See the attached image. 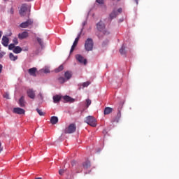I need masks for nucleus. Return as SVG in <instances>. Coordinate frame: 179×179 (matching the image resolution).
<instances>
[{
  "label": "nucleus",
  "instance_id": "nucleus-6",
  "mask_svg": "<svg viewBox=\"0 0 179 179\" xmlns=\"http://www.w3.org/2000/svg\"><path fill=\"white\" fill-rule=\"evenodd\" d=\"M76 59L80 62V64H83L84 65H86L87 64V60L83 57L81 55H76Z\"/></svg>",
  "mask_w": 179,
  "mask_h": 179
},
{
  "label": "nucleus",
  "instance_id": "nucleus-7",
  "mask_svg": "<svg viewBox=\"0 0 179 179\" xmlns=\"http://www.w3.org/2000/svg\"><path fill=\"white\" fill-rule=\"evenodd\" d=\"M28 8L27 4H22L20 10V15L21 16H26V13H27Z\"/></svg>",
  "mask_w": 179,
  "mask_h": 179
},
{
  "label": "nucleus",
  "instance_id": "nucleus-35",
  "mask_svg": "<svg viewBox=\"0 0 179 179\" xmlns=\"http://www.w3.org/2000/svg\"><path fill=\"white\" fill-rule=\"evenodd\" d=\"M3 97L4 99H7L8 100H9V94L8 92H6L4 94H3Z\"/></svg>",
  "mask_w": 179,
  "mask_h": 179
},
{
  "label": "nucleus",
  "instance_id": "nucleus-33",
  "mask_svg": "<svg viewBox=\"0 0 179 179\" xmlns=\"http://www.w3.org/2000/svg\"><path fill=\"white\" fill-rule=\"evenodd\" d=\"M38 97L40 100H43L44 96H43V93L40 92L38 95Z\"/></svg>",
  "mask_w": 179,
  "mask_h": 179
},
{
  "label": "nucleus",
  "instance_id": "nucleus-31",
  "mask_svg": "<svg viewBox=\"0 0 179 179\" xmlns=\"http://www.w3.org/2000/svg\"><path fill=\"white\" fill-rule=\"evenodd\" d=\"M89 85H90V82L87 81L85 83H83L82 86H83V87H87V86H89Z\"/></svg>",
  "mask_w": 179,
  "mask_h": 179
},
{
  "label": "nucleus",
  "instance_id": "nucleus-1",
  "mask_svg": "<svg viewBox=\"0 0 179 179\" xmlns=\"http://www.w3.org/2000/svg\"><path fill=\"white\" fill-rule=\"evenodd\" d=\"M96 29L99 31L102 32L104 35L108 36V34H110V31L106 29V24H104V22L102 21H100L96 24Z\"/></svg>",
  "mask_w": 179,
  "mask_h": 179
},
{
  "label": "nucleus",
  "instance_id": "nucleus-48",
  "mask_svg": "<svg viewBox=\"0 0 179 179\" xmlns=\"http://www.w3.org/2000/svg\"><path fill=\"white\" fill-rule=\"evenodd\" d=\"M136 3L138 4V0H136Z\"/></svg>",
  "mask_w": 179,
  "mask_h": 179
},
{
  "label": "nucleus",
  "instance_id": "nucleus-9",
  "mask_svg": "<svg viewBox=\"0 0 179 179\" xmlns=\"http://www.w3.org/2000/svg\"><path fill=\"white\" fill-rule=\"evenodd\" d=\"M27 94L29 99H34L36 97V92L33 90V89H29L27 91Z\"/></svg>",
  "mask_w": 179,
  "mask_h": 179
},
{
  "label": "nucleus",
  "instance_id": "nucleus-38",
  "mask_svg": "<svg viewBox=\"0 0 179 179\" xmlns=\"http://www.w3.org/2000/svg\"><path fill=\"white\" fill-rule=\"evenodd\" d=\"M64 173H65V171L62 170V169H60L59 171V176H62L64 174Z\"/></svg>",
  "mask_w": 179,
  "mask_h": 179
},
{
  "label": "nucleus",
  "instance_id": "nucleus-45",
  "mask_svg": "<svg viewBox=\"0 0 179 179\" xmlns=\"http://www.w3.org/2000/svg\"><path fill=\"white\" fill-rule=\"evenodd\" d=\"M2 37V31H0V38Z\"/></svg>",
  "mask_w": 179,
  "mask_h": 179
},
{
  "label": "nucleus",
  "instance_id": "nucleus-4",
  "mask_svg": "<svg viewBox=\"0 0 179 179\" xmlns=\"http://www.w3.org/2000/svg\"><path fill=\"white\" fill-rule=\"evenodd\" d=\"M76 131V124H71L67 128L65 129V134H73Z\"/></svg>",
  "mask_w": 179,
  "mask_h": 179
},
{
  "label": "nucleus",
  "instance_id": "nucleus-12",
  "mask_svg": "<svg viewBox=\"0 0 179 179\" xmlns=\"http://www.w3.org/2000/svg\"><path fill=\"white\" fill-rule=\"evenodd\" d=\"M1 44L4 46V47H8V45H9V38L3 36L2 38V42Z\"/></svg>",
  "mask_w": 179,
  "mask_h": 179
},
{
  "label": "nucleus",
  "instance_id": "nucleus-34",
  "mask_svg": "<svg viewBox=\"0 0 179 179\" xmlns=\"http://www.w3.org/2000/svg\"><path fill=\"white\" fill-rule=\"evenodd\" d=\"M13 42L14 43L13 44L17 45L19 44V41H17V38H14L13 40Z\"/></svg>",
  "mask_w": 179,
  "mask_h": 179
},
{
  "label": "nucleus",
  "instance_id": "nucleus-26",
  "mask_svg": "<svg viewBox=\"0 0 179 179\" xmlns=\"http://www.w3.org/2000/svg\"><path fill=\"white\" fill-rule=\"evenodd\" d=\"M117 15H118L117 13V11L113 10L110 14V19H115V17H117Z\"/></svg>",
  "mask_w": 179,
  "mask_h": 179
},
{
  "label": "nucleus",
  "instance_id": "nucleus-3",
  "mask_svg": "<svg viewBox=\"0 0 179 179\" xmlns=\"http://www.w3.org/2000/svg\"><path fill=\"white\" fill-rule=\"evenodd\" d=\"M85 122L86 124H88V125H90V127H96L97 125V123H96V118L93 116H87L85 118Z\"/></svg>",
  "mask_w": 179,
  "mask_h": 179
},
{
  "label": "nucleus",
  "instance_id": "nucleus-8",
  "mask_svg": "<svg viewBox=\"0 0 179 179\" xmlns=\"http://www.w3.org/2000/svg\"><path fill=\"white\" fill-rule=\"evenodd\" d=\"M13 113H14V114H18L19 115H22V114H24L26 111L22 108H14Z\"/></svg>",
  "mask_w": 179,
  "mask_h": 179
},
{
  "label": "nucleus",
  "instance_id": "nucleus-27",
  "mask_svg": "<svg viewBox=\"0 0 179 179\" xmlns=\"http://www.w3.org/2000/svg\"><path fill=\"white\" fill-rule=\"evenodd\" d=\"M57 80H58L59 83H62V84L65 83V82H66V80L64 77H59L57 78Z\"/></svg>",
  "mask_w": 179,
  "mask_h": 179
},
{
  "label": "nucleus",
  "instance_id": "nucleus-13",
  "mask_svg": "<svg viewBox=\"0 0 179 179\" xmlns=\"http://www.w3.org/2000/svg\"><path fill=\"white\" fill-rule=\"evenodd\" d=\"M78 43H79V39H78V38H76L72 46H71V48L70 50V54H72V52H73V51H75V48H76V45H78Z\"/></svg>",
  "mask_w": 179,
  "mask_h": 179
},
{
  "label": "nucleus",
  "instance_id": "nucleus-25",
  "mask_svg": "<svg viewBox=\"0 0 179 179\" xmlns=\"http://www.w3.org/2000/svg\"><path fill=\"white\" fill-rule=\"evenodd\" d=\"M9 58H10V61H16V59H17V56H15V55H13V53H10Z\"/></svg>",
  "mask_w": 179,
  "mask_h": 179
},
{
  "label": "nucleus",
  "instance_id": "nucleus-16",
  "mask_svg": "<svg viewBox=\"0 0 179 179\" xmlns=\"http://www.w3.org/2000/svg\"><path fill=\"white\" fill-rule=\"evenodd\" d=\"M64 101H66V103H73L75 101V99H72L69 96H63Z\"/></svg>",
  "mask_w": 179,
  "mask_h": 179
},
{
  "label": "nucleus",
  "instance_id": "nucleus-43",
  "mask_svg": "<svg viewBox=\"0 0 179 179\" xmlns=\"http://www.w3.org/2000/svg\"><path fill=\"white\" fill-rule=\"evenodd\" d=\"M117 12L119 13H121L122 12V8H118V10H117Z\"/></svg>",
  "mask_w": 179,
  "mask_h": 179
},
{
  "label": "nucleus",
  "instance_id": "nucleus-14",
  "mask_svg": "<svg viewBox=\"0 0 179 179\" xmlns=\"http://www.w3.org/2000/svg\"><path fill=\"white\" fill-rule=\"evenodd\" d=\"M18 104L20 107H25L26 106V101H24V96H21L19 99Z\"/></svg>",
  "mask_w": 179,
  "mask_h": 179
},
{
  "label": "nucleus",
  "instance_id": "nucleus-47",
  "mask_svg": "<svg viewBox=\"0 0 179 179\" xmlns=\"http://www.w3.org/2000/svg\"><path fill=\"white\" fill-rule=\"evenodd\" d=\"M27 1H28V2H30V1H32V0H27Z\"/></svg>",
  "mask_w": 179,
  "mask_h": 179
},
{
  "label": "nucleus",
  "instance_id": "nucleus-10",
  "mask_svg": "<svg viewBox=\"0 0 179 179\" xmlns=\"http://www.w3.org/2000/svg\"><path fill=\"white\" fill-rule=\"evenodd\" d=\"M27 37H29V33L27 31H23L22 33H20L18 34V38L20 40L27 38Z\"/></svg>",
  "mask_w": 179,
  "mask_h": 179
},
{
  "label": "nucleus",
  "instance_id": "nucleus-42",
  "mask_svg": "<svg viewBox=\"0 0 179 179\" xmlns=\"http://www.w3.org/2000/svg\"><path fill=\"white\" fill-rule=\"evenodd\" d=\"M3 68V66H2V64H0V73H2V69Z\"/></svg>",
  "mask_w": 179,
  "mask_h": 179
},
{
  "label": "nucleus",
  "instance_id": "nucleus-37",
  "mask_svg": "<svg viewBox=\"0 0 179 179\" xmlns=\"http://www.w3.org/2000/svg\"><path fill=\"white\" fill-rule=\"evenodd\" d=\"M44 73H50V69H45L43 70Z\"/></svg>",
  "mask_w": 179,
  "mask_h": 179
},
{
  "label": "nucleus",
  "instance_id": "nucleus-40",
  "mask_svg": "<svg viewBox=\"0 0 179 179\" xmlns=\"http://www.w3.org/2000/svg\"><path fill=\"white\" fill-rule=\"evenodd\" d=\"M3 150V147H2V143L0 141V153Z\"/></svg>",
  "mask_w": 179,
  "mask_h": 179
},
{
  "label": "nucleus",
  "instance_id": "nucleus-20",
  "mask_svg": "<svg viewBox=\"0 0 179 179\" xmlns=\"http://www.w3.org/2000/svg\"><path fill=\"white\" fill-rule=\"evenodd\" d=\"M50 122L52 124V125H55L58 122V117L57 116H52L50 118Z\"/></svg>",
  "mask_w": 179,
  "mask_h": 179
},
{
  "label": "nucleus",
  "instance_id": "nucleus-44",
  "mask_svg": "<svg viewBox=\"0 0 179 179\" xmlns=\"http://www.w3.org/2000/svg\"><path fill=\"white\" fill-rule=\"evenodd\" d=\"M76 162H75V161H73L72 162H71V164H72V166H75V164H76Z\"/></svg>",
  "mask_w": 179,
  "mask_h": 179
},
{
  "label": "nucleus",
  "instance_id": "nucleus-32",
  "mask_svg": "<svg viewBox=\"0 0 179 179\" xmlns=\"http://www.w3.org/2000/svg\"><path fill=\"white\" fill-rule=\"evenodd\" d=\"M86 103H87V107H89V106H90V104H92V100L87 99H86Z\"/></svg>",
  "mask_w": 179,
  "mask_h": 179
},
{
  "label": "nucleus",
  "instance_id": "nucleus-50",
  "mask_svg": "<svg viewBox=\"0 0 179 179\" xmlns=\"http://www.w3.org/2000/svg\"><path fill=\"white\" fill-rule=\"evenodd\" d=\"M4 1H8V0H4Z\"/></svg>",
  "mask_w": 179,
  "mask_h": 179
},
{
  "label": "nucleus",
  "instance_id": "nucleus-15",
  "mask_svg": "<svg viewBox=\"0 0 179 179\" xmlns=\"http://www.w3.org/2000/svg\"><path fill=\"white\" fill-rule=\"evenodd\" d=\"M113 111H114V109H113V108L106 107L103 111V114L104 115H108V114H111Z\"/></svg>",
  "mask_w": 179,
  "mask_h": 179
},
{
  "label": "nucleus",
  "instance_id": "nucleus-28",
  "mask_svg": "<svg viewBox=\"0 0 179 179\" xmlns=\"http://www.w3.org/2000/svg\"><path fill=\"white\" fill-rule=\"evenodd\" d=\"M61 71H64V65H60L57 69L55 70L57 73H58V72H61Z\"/></svg>",
  "mask_w": 179,
  "mask_h": 179
},
{
  "label": "nucleus",
  "instance_id": "nucleus-41",
  "mask_svg": "<svg viewBox=\"0 0 179 179\" xmlns=\"http://www.w3.org/2000/svg\"><path fill=\"white\" fill-rule=\"evenodd\" d=\"M81 34H82V32H80L76 38H78L79 40L80 38Z\"/></svg>",
  "mask_w": 179,
  "mask_h": 179
},
{
  "label": "nucleus",
  "instance_id": "nucleus-29",
  "mask_svg": "<svg viewBox=\"0 0 179 179\" xmlns=\"http://www.w3.org/2000/svg\"><path fill=\"white\" fill-rule=\"evenodd\" d=\"M15 46L14 43H10L8 45V50H10V51H12V50H15Z\"/></svg>",
  "mask_w": 179,
  "mask_h": 179
},
{
  "label": "nucleus",
  "instance_id": "nucleus-49",
  "mask_svg": "<svg viewBox=\"0 0 179 179\" xmlns=\"http://www.w3.org/2000/svg\"><path fill=\"white\" fill-rule=\"evenodd\" d=\"M118 1H121V0H117Z\"/></svg>",
  "mask_w": 179,
  "mask_h": 179
},
{
  "label": "nucleus",
  "instance_id": "nucleus-2",
  "mask_svg": "<svg viewBox=\"0 0 179 179\" xmlns=\"http://www.w3.org/2000/svg\"><path fill=\"white\" fill-rule=\"evenodd\" d=\"M94 43H93V39L88 38L85 43V50L86 51H93V47Z\"/></svg>",
  "mask_w": 179,
  "mask_h": 179
},
{
  "label": "nucleus",
  "instance_id": "nucleus-39",
  "mask_svg": "<svg viewBox=\"0 0 179 179\" xmlns=\"http://www.w3.org/2000/svg\"><path fill=\"white\" fill-rule=\"evenodd\" d=\"M6 54L5 52H0V58H3V56Z\"/></svg>",
  "mask_w": 179,
  "mask_h": 179
},
{
  "label": "nucleus",
  "instance_id": "nucleus-36",
  "mask_svg": "<svg viewBox=\"0 0 179 179\" xmlns=\"http://www.w3.org/2000/svg\"><path fill=\"white\" fill-rule=\"evenodd\" d=\"M97 3H99L100 5L104 4V0H96Z\"/></svg>",
  "mask_w": 179,
  "mask_h": 179
},
{
  "label": "nucleus",
  "instance_id": "nucleus-46",
  "mask_svg": "<svg viewBox=\"0 0 179 179\" xmlns=\"http://www.w3.org/2000/svg\"><path fill=\"white\" fill-rule=\"evenodd\" d=\"M82 171V170H80V171H77V173H80Z\"/></svg>",
  "mask_w": 179,
  "mask_h": 179
},
{
  "label": "nucleus",
  "instance_id": "nucleus-19",
  "mask_svg": "<svg viewBox=\"0 0 179 179\" xmlns=\"http://www.w3.org/2000/svg\"><path fill=\"white\" fill-rule=\"evenodd\" d=\"M117 114L116 115V119L115 120L113 121V122H118V121L120 120V119L121 118V109L118 108L117 109Z\"/></svg>",
  "mask_w": 179,
  "mask_h": 179
},
{
  "label": "nucleus",
  "instance_id": "nucleus-30",
  "mask_svg": "<svg viewBox=\"0 0 179 179\" xmlns=\"http://www.w3.org/2000/svg\"><path fill=\"white\" fill-rule=\"evenodd\" d=\"M36 111H37L38 114H39V115H41V116H43L45 114L43 110H41L38 108H36Z\"/></svg>",
  "mask_w": 179,
  "mask_h": 179
},
{
  "label": "nucleus",
  "instance_id": "nucleus-11",
  "mask_svg": "<svg viewBox=\"0 0 179 179\" xmlns=\"http://www.w3.org/2000/svg\"><path fill=\"white\" fill-rule=\"evenodd\" d=\"M37 72V68L34 67V68H31L28 70V73L31 76H34L36 77L37 76V75L36 74Z\"/></svg>",
  "mask_w": 179,
  "mask_h": 179
},
{
  "label": "nucleus",
  "instance_id": "nucleus-5",
  "mask_svg": "<svg viewBox=\"0 0 179 179\" xmlns=\"http://www.w3.org/2000/svg\"><path fill=\"white\" fill-rule=\"evenodd\" d=\"M33 26V20H27V21L22 22L20 24V27L22 29H27V27Z\"/></svg>",
  "mask_w": 179,
  "mask_h": 179
},
{
  "label": "nucleus",
  "instance_id": "nucleus-24",
  "mask_svg": "<svg viewBox=\"0 0 179 179\" xmlns=\"http://www.w3.org/2000/svg\"><path fill=\"white\" fill-rule=\"evenodd\" d=\"M121 55H125L127 54V50H125V46L123 45L120 50Z\"/></svg>",
  "mask_w": 179,
  "mask_h": 179
},
{
  "label": "nucleus",
  "instance_id": "nucleus-22",
  "mask_svg": "<svg viewBox=\"0 0 179 179\" xmlns=\"http://www.w3.org/2000/svg\"><path fill=\"white\" fill-rule=\"evenodd\" d=\"M36 40H37L39 45H41V48H43V47H44V41L43 40V38L37 37Z\"/></svg>",
  "mask_w": 179,
  "mask_h": 179
},
{
  "label": "nucleus",
  "instance_id": "nucleus-21",
  "mask_svg": "<svg viewBox=\"0 0 179 179\" xmlns=\"http://www.w3.org/2000/svg\"><path fill=\"white\" fill-rule=\"evenodd\" d=\"M13 51L14 54H20V52H22V48H20V46H16Z\"/></svg>",
  "mask_w": 179,
  "mask_h": 179
},
{
  "label": "nucleus",
  "instance_id": "nucleus-23",
  "mask_svg": "<svg viewBox=\"0 0 179 179\" xmlns=\"http://www.w3.org/2000/svg\"><path fill=\"white\" fill-rule=\"evenodd\" d=\"M83 169H90V162H89V161L85 162L83 164Z\"/></svg>",
  "mask_w": 179,
  "mask_h": 179
},
{
  "label": "nucleus",
  "instance_id": "nucleus-17",
  "mask_svg": "<svg viewBox=\"0 0 179 179\" xmlns=\"http://www.w3.org/2000/svg\"><path fill=\"white\" fill-rule=\"evenodd\" d=\"M64 78H65L66 80H69V79H71V78H72V72L66 71L64 73Z\"/></svg>",
  "mask_w": 179,
  "mask_h": 179
},
{
  "label": "nucleus",
  "instance_id": "nucleus-18",
  "mask_svg": "<svg viewBox=\"0 0 179 179\" xmlns=\"http://www.w3.org/2000/svg\"><path fill=\"white\" fill-rule=\"evenodd\" d=\"M61 99H62V96L59 95H55L53 96V103H59V101H61Z\"/></svg>",
  "mask_w": 179,
  "mask_h": 179
}]
</instances>
